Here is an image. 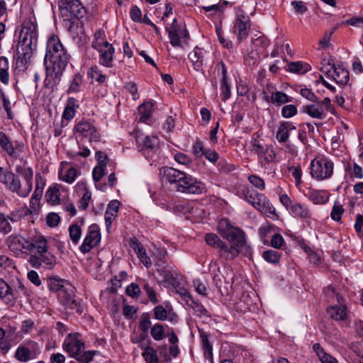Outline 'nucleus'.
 <instances>
[{
    "label": "nucleus",
    "instance_id": "49530a36",
    "mask_svg": "<svg viewBox=\"0 0 363 363\" xmlns=\"http://www.w3.org/2000/svg\"><path fill=\"white\" fill-rule=\"evenodd\" d=\"M186 304L192 308L194 310V314L195 315L200 318L209 316L208 312L204 308V306L200 303L196 302L193 298H191L190 302L186 300Z\"/></svg>",
    "mask_w": 363,
    "mask_h": 363
},
{
    "label": "nucleus",
    "instance_id": "8fccbe9b",
    "mask_svg": "<svg viewBox=\"0 0 363 363\" xmlns=\"http://www.w3.org/2000/svg\"><path fill=\"white\" fill-rule=\"evenodd\" d=\"M310 66L301 62H292L288 64L287 71L294 73H305L308 71Z\"/></svg>",
    "mask_w": 363,
    "mask_h": 363
},
{
    "label": "nucleus",
    "instance_id": "3c124183",
    "mask_svg": "<svg viewBox=\"0 0 363 363\" xmlns=\"http://www.w3.org/2000/svg\"><path fill=\"white\" fill-rule=\"evenodd\" d=\"M142 356L147 363H158L157 352L152 347H146L142 353Z\"/></svg>",
    "mask_w": 363,
    "mask_h": 363
},
{
    "label": "nucleus",
    "instance_id": "f8f14e48",
    "mask_svg": "<svg viewBox=\"0 0 363 363\" xmlns=\"http://www.w3.org/2000/svg\"><path fill=\"white\" fill-rule=\"evenodd\" d=\"M311 175L317 180L330 178L333 173V162L325 157L315 158L311 162Z\"/></svg>",
    "mask_w": 363,
    "mask_h": 363
},
{
    "label": "nucleus",
    "instance_id": "052dcab7",
    "mask_svg": "<svg viewBox=\"0 0 363 363\" xmlns=\"http://www.w3.org/2000/svg\"><path fill=\"white\" fill-rule=\"evenodd\" d=\"M227 4H228L227 1H220L218 3L212 4L211 6H203L202 9L204 10L206 12H211L213 14H215L218 12L223 11Z\"/></svg>",
    "mask_w": 363,
    "mask_h": 363
},
{
    "label": "nucleus",
    "instance_id": "e433bc0d",
    "mask_svg": "<svg viewBox=\"0 0 363 363\" xmlns=\"http://www.w3.org/2000/svg\"><path fill=\"white\" fill-rule=\"evenodd\" d=\"M313 350L321 363H338L335 357L325 352L319 343H315L313 345Z\"/></svg>",
    "mask_w": 363,
    "mask_h": 363
},
{
    "label": "nucleus",
    "instance_id": "72a5a7b5",
    "mask_svg": "<svg viewBox=\"0 0 363 363\" xmlns=\"http://www.w3.org/2000/svg\"><path fill=\"white\" fill-rule=\"evenodd\" d=\"M199 332L203 355L205 358L209 359L211 363H214L213 359V347L208 340V335L203 330H200Z\"/></svg>",
    "mask_w": 363,
    "mask_h": 363
},
{
    "label": "nucleus",
    "instance_id": "0e129e2a",
    "mask_svg": "<svg viewBox=\"0 0 363 363\" xmlns=\"http://www.w3.org/2000/svg\"><path fill=\"white\" fill-rule=\"evenodd\" d=\"M138 257L140 259L141 262L147 267L149 268L152 265L150 258L147 256L146 250L144 248H139L136 251Z\"/></svg>",
    "mask_w": 363,
    "mask_h": 363
},
{
    "label": "nucleus",
    "instance_id": "864d4df0",
    "mask_svg": "<svg viewBox=\"0 0 363 363\" xmlns=\"http://www.w3.org/2000/svg\"><path fill=\"white\" fill-rule=\"evenodd\" d=\"M150 334L152 338L156 341L162 340L165 337L164 325L160 323L155 324L151 328Z\"/></svg>",
    "mask_w": 363,
    "mask_h": 363
},
{
    "label": "nucleus",
    "instance_id": "4c0bfd02",
    "mask_svg": "<svg viewBox=\"0 0 363 363\" xmlns=\"http://www.w3.org/2000/svg\"><path fill=\"white\" fill-rule=\"evenodd\" d=\"M153 109V104L147 101L139 106L138 113L140 115L139 121L145 123L151 117Z\"/></svg>",
    "mask_w": 363,
    "mask_h": 363
},
{
    "label": "nucleus",
    "instance_id": "393cba45",
    "mask_svg": "<svg viewBox=\"0 0 363 363\" xmlns=\"http://www.w3.org/2000/svg\"><path fill=\"white\" fill-rule=\"evenodd\" d=\"M153 314L155 319L161 321L168 320L176 323L178 321V315L171 308L167 310L162 306L159 305L154 308Z\"/></svg>",
    "mask_w": 363,
    "mask_h": 363
},
{
    "label": "nucleus",
    "instance_id": "6e6d98bb",
    "mask_svg": "<svg viewBox=\"0 0 363 363\" xmlns=\"http://www.w3.org/2000/svg\"><path fill=\"white\" fill-rule=\"evenodd\" d=\"M88 75L96 82L103 83L106 80V76L103 74L102 72L98 67L94 66L89 68Z\"/></svg>",
    "mask_w": 363,
    "mask_h": 363
},
{
    "label": "nucleus",
    "instance_id": "bf43d9fd",
    "mask_svg": "<svg viewBox=\"0 0 363 363\" xmlns=\"http://www.w3.org/2000/svg\"><path fill=\"white\" fill-rule=\"evenodd\" d=\"M28 211L26 207L22 208L16 211L11 212L9 215L6 217L8 218V221L18 222L22 217L28 216L27 212Z\"/></svg>",
    "mask_w": 363,
    "mask_h": 363
},
{
    "label": "nucleus",
    "instance_id": "b1692460",
    "mask_svg": "<svg viewBox=\"0 0 363 363\" xmlns=\"http://www.w3.org/2000/svg\"><path fill=\"white\" fill-rule=\"evenodd\" d=\"M9 248L13 251L26 252L28 245V236L20 234H12L7 239Z\"/></svg>",
    "mask_w": 363,
    "mask_h": 363
},
{
    "label": "nucleus",
    "instance_id": "4468645a",
    "mask_svg": "<svg viewBox=\"0 0 363 363\" xmlns=\"http://www.w3.org/2000/svg\"><path fill=\"white\" fill-rule=\"evenodd\" d=\"M250 30L249 16L242 10H237L236 18L232 30L236 35L239 43L248 36Z\"/></svg>",
    "mask_w": 363,
    "mask_h": 363
},
{
    "label": "nucleus",
    "instance_id": "f03ea898",
    "mask_svg": "<svg viewBox=\"0 0 363 363\" xmlns=\"http://www.w3.org/2000/svg\"><path fill=\"white\" fill-rule=\"evenodd\" d=\"M218 230L230 243V246L225 243L224 250H223L224 259H234L240 253L246 257L252 255V250L247 242L245 232L240 228L232 225L227 219H221L218 224Z\"/></svg>",
    "mask_w": 363,
    "mask_h": 363
},
{
    "label": "nucleus",
    "instance_id": "9b49d317",
    "mask_svg": "<svg viewBox=\"0 0 363 363\" xmlns=\"http://www.w3.org/2000/svg\"><path fill=\"white\" fill-rule=\"evenodd\" d=\"M334 111L331 100L328 97L324 98L322 101L318 99L317 101H313L303 107V112L306 113L313 118L320 120L324 119L327 116L328 112L334 113Z\"/></svg>",
    "mask_w": 363,
    "mask_h": 363
},
{
    "label": "nucleus",
    "instance_id": "de8ad7c7",
    "mask_svg": "<svg viewBox=\"0 0 363 363\" xmlns=\"http://www.w3.org/2000/svg\"><path fill=\"white\" fill-rule=\"evenodd\" d=\"M108 43H109L106 39V35L104 31L101 29L97 30L94 35V40L91 44L92 48L96 50Z\"/></svg>",
    "mask_w": 363,
    "mask_h": 363
},
{
    "label": "nucleus",
    "instance_id": "cd10ccee",
    "mask_svg": "<svg viewBox=\"0 0 363 363\" xmlns=\"http://www.w3.org/2000/svg\"><path fill=\"white\" fill-rule=\"evenodd\" d=\"M290 213L296 218L303 220H310L312 216L310 208L305 204L300 203H294L290 210Z\"/></svg>",
    "mask_w": 363,
    "mask_h": 363
},
{
    "label": "nucleus",
    "instance_id": "f257e3e1",
    "mask_svg": "<svg viewBox=\"0 0 363 363\" xmlns=\"http://www.w3.org/2000/svg\"><path fill=\"white\" fill-rule=\"evenodd\" d=\"M69 55L59 37L52 35L47 41L44 63L46 67L45 86L52 89L57 85L69 62Z\"/></svg>",
    "mask_w": 363,
    "mask_h": 363
},
{
    "label": "nucleus",
    "instance_id": "6ab92c4d",
    "mask_svg": "<svg viewBox=\"0 0 363 363\" xmlns=\"http://www.w3.org/2000/svg\"><path fill=\"white\" fill-rule=\"evenodd\" d=\"M0 146L12 158H19L23 152L24 144L18 143L14 146L4 132H0Z\"/></svg>",
    "mask_w": 363,
    "mask_h": 363
},
{
    "label": "nucleus",
    "instance_id": "f704fd0d",
    "mask_svg": "<svg viewBox=\"0 0 363 363\" xmlns=\"http://www.w3.org/2000/svg\"><path fill=\"white\" fill-rule=\"evenodd\" d=\"M189 59L192 62L194 69L200 71L203 67V52L202 49L196 48L189 55Z\"/></svg>",
    "mask_w": 363,
    "mask_h": 363
},
{
    "label": "nucleus",
    "instance_id": "6e6552de",
    "mask_svg": "<svg viewBox=\"0 0 363 363\" xmlns=\"http://www.w3.org/2000/svg\"><path fill=\"white\" fill-rule=\"evenodd\" d=\"M74 134L78 144L84 142H99L101 134L94 123L90 120H82L74 127Z\"/></svg>",
    "mask_w": 363,
    "mask_h": 363
},
{
    "label": "nucleus",
    "instance_id": "9d476101",
    "mask_svg": "<svg viewBox=\"0 0 363 363\" xmlns=\"http://www.w3.org/2000/svg\"><path fill=\"white\" fill-rule=\"evenodd\" d=\"M250 144V151L257 155L262 167L267 168V165L274 162L276 153L272 146L264 145L261 140L255 138H252Z\"/></svg>",
    "mask_w": 363,
    "mask_h": 363
},
{
    "label": "nucleus",
    "instance_id": "09e8293b",
    "mask_svg": "<svg viewBox=\"0 0 363 363\" xmlns=\"http://www.w3.org/2000/svg\"><path fill=\"white\" fill-rule=\"evenodd\" d=\"M83 82V76L79 74H75L72 80L70 81L69 87L67 90V93H77L80 91L81 86Z\"/></svg>",
    "mask_w": 363,
    "mask_h": 363
},
{
    "label": "nucleus",
    "instance_id": "a18cd8bd",
    "mask_svg": "<svg viewBox=\"0 0 363 363\" xmlns=\"http://www.w3.org/2000/svg\"><path fill=\"white\" fill-rule=\"evenodd\" d=\"M9 60L4 57H0V81L5 85L9 84Z\"/></svg>",
    "mask_w": 363,
    "mask_h": 363
},
{
    "label": "nucleus",
    "instance_id": "7c9ffc66",
    "mask_svg": "<svg viewBox=\"0 0 363 363\" xmlns=\"http://www.w3.org/2000/svg\"><path fill=\"white\" fill-rule=\"evenodd\" d=\"M26 162L23 165H18L16 167V172L21 176L23 182L33 189V171L31 167H26Z\"/></svg>",
    "mask_w": 363,
    "mask_h": 363
},
{
    "label": "nucleus",
    "instance_id": "7ed1b4c3",
    "mask_svg": "<svg viewBox=\"0 0 363 363\" xmlns=\"http://www.w3.org/2000/svg\"><path fill=\"white\" fill-rule=\"evenodd\" d=\"M38 33L35 18L25 19L22 23L16 52L19 58L30 60L37 48Z\"/></svg>",
    "mask_w": 363,
    "mask_h": 363
},
{
    "label": "nucleus",
    "instance_id": "dca6fc26",
    "mask_svg": "<svg viewBox=\"0 0 363 363\" xmlns=\"http://www.w3.org/2000/svg\"><path fill=\"white\" fill-rule=\"evenodd\" d=\"M136 143L140 151L147 157L155 152L158 149L159 140L157 137L145 135L143 133L137 132L135 137Z\"/></svg>",
    "mask_w": 363,
    "mask_h": 363
},
{
    "label": "nucleus",
    "instance_id": "5701e85b",
    "mask_svg": "<svg viewBox=\"0 0 363 363\" xmlns=\"http://www.w3.org/2000/svg\"><path fill=\"white\" fill-rule=\"evenodd\" d=\"M99 52V64L106 67H111L113 66V55L115 49L111 43L106 44L104 46L96 49Z\"/></svg>",
    "mask_w": 363,
    "mask_h": 363
},
{
    "label": "nucleus",
    "instance_id": "ddd939ff",
    "mask_svg": "<svg viewBox=\"0 0 363 363\" xmlns=\"http://www.w3.org/2000/svg\"><path fill=\"white\" fill-rule=\"evenodd\" d=\"M58 301L67 308L75 310L79 315L84 312V305L79 298H77L74 294V288L70 284H65L60 294H57Z\"/></svg>",
    "mask_w": 363,
    "mask_h": 363
},
{
    "label": "nucleus",
    "instance_id": "f3484780",
    "mask_svg": "<svg viewBox=\"0 0 363 363\" xmlns=\"http://www.w3.org/2000/svg\"><path fill=\"white\" fill-rule=\"evenodd\" d=\"M28 262L34 268L43 267L50 269L56 264V259L48 250L45 252L30 255Z\"/></svg>",
    "mask_w": 363,
    "mask_h": 363
},
{
    "label": "nucleus",
    "instance_id": "37998d69",
    "mask_svg": "<svg viewBox=\"0 0 363 363\" xmlns=\"http://www.w3.org/2000/svg\"><path fill=\"white\" fill-rule=\"evenodd\" d=\"M31 350L25 345H20L16 350L15 357L23 362H26L33 357Z\"/></svg>",
    "mask_w": 363,
    "mask_h": 363
},
{
    "label": "nucleus",
    "instance_id": "c9c22d12",
    "mask_svg": "<svg viewBox=\"0 0 363 363\" xmlns=\"http://www.w3.org/2000/svg\"><path fill=\"white\" fill-rule=\"evenodd\" d=\"M307 196L315 205L325 204L328 201V196L323 191L309 189Z\"/></svg>",
    "mask_w": 363,
    "mask_h": 363
},
{
    "label": "nucleus",
    "instance_id": "1a4fd4ad",
    "mask_svg": "<svg viewBox=\"0 0 363 363\" xmlns=\"http://www.w3.org/2000/svg\"><path fill=\"white\" fill-rule=\"evenodd\" d=\"M174 184L177 191L184 194H201L206 191V185L184 172Z\"/></svg>",
    "mask_w": 363,
    "mask_h": 363
},
{
    "label": "nucleus",
    "instance_id": "e2e57ef3",
    "mask_svg": "<svg viewBox=\"0 0 363 363\" xmlns=\"http://www.w3.org/2000/svg\"><path fill=\"white\" fill-rule=\"evenodd\" d=\"M343 213L344 209L342 208V206L339 202H335L330 213L331 218L335 221H340Z\"/></svg>",
    "mask_w": 363,
    "mask_h": 363
},
{
    "label": "nucleus",
    "instance_id": "13d9d810",
    "mask_svg": "<svg viewBox=\"0 0 363 363\" xmlns=\"http://www.w3.org/2000/svg\"><path fill=\"white\" fill-rule=\"evenodd\" d=\"M150 316L148 313H142L140 318L139 328L144 333H147L151 327Z\"/></svg>",
    "mask_w": 363,
    "mask_h": 363
},
{
    "label": "nucleus",
    "instance_id": "473e14b6",
    "mask_svg": "<svg viewBox=\"0 0 363 363\" xmlns=\"http://www.w3.org/2000/svg\"><path fill=\"white\" fill-rule=\"evenodd\" d=\"M205 241L209 246L217 249L219 256L223 258V250H224L225 242L217 235L207 233L205 235Z\"/></svg>",
    "mask_w": 363,
    "mask_h": 363
},
{
    "label": "nucleus",
    "instance_id": "412c9836",
    "mask_svg": "<svg viewBox=\"0 0 363 363\" xmlns=\"http://www.w3.org/2000/svg\"><path fill=\"white\" fill-rule=\"evenodd\" d=\"M329 77H331L337 84H345L349 80V72L340 66L330 65V68L322 69Z\"/></svg>",
    "mask_w": 363,
    "mask_h": 363
},
{
    "label": "nucleus",
    "instance_id": "4d7b16f0",
    "mask_svg": "<svg viewBox=\"0 0 363 363\" xmlns=\"http://www.w3.org/2000/svg\"><path fill=\"white\" fill-rule=\"evenodd\" d=\"M69 237L73 244L77 245L82 235V230L77 224H72L69 228Z\"/></svg>",
    "mask_w": 363,
    "mask_h": 363
},
{
    "label": "nucleus",
    "instance_id": "a19ab883",
    "mask_svg": "<svg viewBox=\"0 0 363 363\" xmlns=\"http://www.w3.org/2000/svg\"><path fill=\"white\" fill-rule=\"evenodd\" d=\"M79 174V172L75 167H70L68 169H61L59 172L60 179L68 184H72L74 182L77 177Z\"/></svg>",
    "mask_w": 363,
    "mask_h": 363
},
{
    "label": "nucleus",
    "instance_id": "69168bd1",
    "mask_svg": "<svg viewBox=\"0 0 363 363\" xmlns=\"http://www.w3.org/2000/svg\"><path fill=\"white\" fill-rule=\"evenodd\" d=\"M12 230L8 218L3 213H0V233L8 234Z\"/></svg>",
    "mask_w": 363,
    "mask_h": 363
},
{
    "label": "nucleus",
    "instance_id": "a211bd4d",
    "mask_svg": "<svg viewBox=\"0 0 363 363\" xmlns=\"http://www.w3.org/2000/svg\"><path fill=\"white\" fill-rule=\"evenodd\" d=\"M48 250V243L45 236L41 234L28 236L26 253L38 255V253L45 252Z\"/></svg>",
    "mask_w": 363,
    "mask_h": 363
},
{
    "label": "nucleus",
    "instance_id": "603ef678",
    "mask_svg": "<svg viewBox=\"0 0 363 363\" xmlns=\"http://www.w3.org/2000/svg\"><path fill=\"white\" fill-rule=\"evenodd\" d=\"M277 91V86L272 82H267L262 90V100L267 102L272 98L274 94Z\"/></svg>",
    "mask_w": 363,
    "mask_h": 363
},
{
    "label": "nucleus",
    "instance_id": "39448f33",
    "mask_svg": "<svg viewBox=\"0 0 363 363\" xmlns=\"http://www.w3.org/2000/svg\"><path fill=\"white\" fill-rule=\"evenodd\" d=\"M29 296V291L21 281L12 285L0 278V301L9 307Z\"/></svg>",
    "mask_w": 363,
    "mask_h": 363
},
{
    "label": "nucleus",
    "instance_id": "5fc2aeb1",
    "mask_svg": "<svg viewBox=\"0 0 363 363\" xmlns=\"http://www.w3.org/2000/svg\"><path fill=\"white\" fill-rule=\"evenodd\" d=\"M262 257L267 262L272 264H277L279 262L281 255L280 254L272 250H267L264 251Z\"/></svg>",
    "mask_w": 363,
    "mask_h": 363
},
{
    "label": "nucleus",
    "instance_id": "c756f323",
    "mask_svg": "<svg viewBox=\"0 0 363 363\" xmlns=\"http://www.w3.org/2000/svg\"><path fill=\"white\" fill-rule=\"evenodd\" d=\"M26 162L23 165H18L16 167V172L21 176L23 182L33 189V171L31 167H26Z\"/></svg>",
    "mask_w": 363,
    "mask_h": 363
},
{
    "label": "nucleus",
    "instance_id": "c85d7f7f",
    "mask_svg": "<svg viewBox=\"0 0 363 363\" xmlns=\"http://www.w3.org/2000/svg\"><path fill=\"white\" fill-rule=\"evenodd\" d=\"M119 206L120 203L117 200L111 201L108 204L105 212V221L108 229L111 228L113 220L117 217Z\"/></svg>",
    "mask_w": 363,
    "mask_h": 363
},
{
    "label": "nucleus",
    "instance_id": "79ce46f5",
    "mask_svg": "<svg viewBox=\"0 0 363 363\" xmlns=\"http://www.w3.org/2000/svg\"><path fill=\"white\" fill-rule=\"evenodd\" d=\"M183 172L175 168L166 167L163 168V177L168 182L174 184Z\"/></svg>",
    "mask_w": 363,
    "mask_h": 363
},
{
    "label": "nucleus",
    "instance_id": "4be33fe9",
    "mask_svg": "<svg viewBox=\"0 0 363 363\" xmlns=\"http://www.w3.org/2000/svg\"><path fill=\"white\" fill-rule=\"evenodd\" d=\"M100 240L101 235L99 231L94 229V228H90L79 247L81 252L84 254L90 252L99 242Z\"/></svg>",
    "mask_w": 363,
    "mask_h": 363
},
{
    "label": "nucleus",
    "instance_id": "774afa93",
    "mask_svg": "<svg viewBox=\"0 0 363 363\" xmlns=\"http://www.w3.org/2000/svg\"><path fill=\"white\" fill-rule=\"evenodd\" d=\"M248 181L250 183L255 186L256 188L263 190L265 188V184L261 177L255 174H252L248 177Z\"/></svg>",
    "mask_w": 363,
    "mask_h": 363
},
{
    "label": "nucleus",
    "instance_id": "2f4dec72",
    "mask_svg": "<svg viewBox=\"0 0 363 363\" xmlns=\"http://www.w3.org/2000/svg\"><path fill=\"white\" fill-rule=\"evenodd\" d=\"M62 192L60 187L58 185L49 187L45 193V198L51 205H57L60 203L61 201L64 199H61Z\"/></svg>",
    "mask_w": 363,
    "mask_h": 363
},
{
    "label": "nucleus",
    "instance_id": "58836bf2",
    "mask_svg": "<svg viewBox=\"0 0 363 363\" xmlns=\"http://www.w3.org/2000/svg\"><path fill=\"white\" fill-rule=\"evenodd\" d=\"M293 101V98L291 96H288L285 93L277 91L272 98H270L267 101L268 104H272L277 106H280L286 103L291 102Z\"/></svg>",
    "mask_w": 363,
    "mask_h": 363
},
{
    "label": "nucleus",
    "instance_id": "2eb2a0df",
    "mask_svg": "<svg viewBox=\"0 0 363 363\" xmlns=\"http://www.w3.org/2000/svg\"><path fill=\"white\" fill-rule=\"evenodd\" d=\"M59 8L61 14L67 20L82 17L83 7L79 0H60Z\"/></svg>",
    "mask_w": 363,
    "mask_h": 363
},
{
    "label": "nucleus",
    "instance_id": "423d86ee",
    "mask_svg": "<svg viewBox=\"0 0 363 363\" xmlns=\"http://www.w3.org/2000/svg\"><path fill=\"white\" fill-rule=\"evenodd\" d=\"M239 194L241 198L268 217L272 218L276 216L275 208L263 194L245 186L239 191Z\"/></svg>",
    "mask_w": 363,
    "mask_h": 363
},
{
    "label": "nucleus",
    "instance_id": "0eeeda50",
    "mask_svg": "<svg viewBox=\"0 0 363 363\" xmlns=\"http://www.w3.org/2000/svg\"><path fill=\"white\" fill-rule=\"evenodd\" d=\"M0 182L7 190L16 194L21 198L28 196L32 191V188L24 182L21 181L18 175L1 167H0Z\"/></svg>",
    "mask_w": 363,
    "mask_h": 363
},
{
    "label": "nucleus",
    "instance_id": "aec40b11",
    "mask_svg": "<svg viewBox=\"0 0 363 363\" xmlns=\"http://www.w3.org/2000/svg\"><path fill=\"white\" fill-rule=\"evenodd\" d=\"M170 43L174 47H182L181 38L185 39L188 37V32L182 29L177 24V19L174 18L172 25L166 28Z\"/></svg>",
    "mask_w": 363,
    "mask_h": 363
},
{
    "label": "nucleus",
    "instance_id": "c03bdc74",
    "mask_svg": "<svg viewBox=\"0 0 363 363\" xmlns=\"http://www.w3.org/2000/svg\"><path fill=\"white\" fill-rule=\"evenodd\" d=\"M69 283L58 277H50L48 280V286L50 291L57 292L60 294V292L65 289V284Z\"/></svg>",
    "mask_w": 363,
    "mask_h": 363
},
{
    "label": "nucleus",
    "instance_id": "ea45409f",
    "mask_svg": "<svg viewBox=\"0 0 363 363\" xmlns=\"http://www.w3.org/2000/svg\"><path fill=\"white\" fill-rule=\"evenodd\" d=\"M329 316L336 320H343L347 317V308L345 306H331L328 309Z\"/></svg>",
    "mask_w": 363,
    "mask_h": 363
},
{
    "label": "nucleus",
    "instance_id": "680f3d73",
    "mask_svg": "<svg viewBox=\"0 0 363 363\" xmlns=\"http://www.w3.org/2000/svg\"><path fill=\"white\" fill-rule=\"evenodd\" d=\"M298 110L295 105H285L281 108V116L285 118H289L297 114Z\"/></svg>",
    "mask_w": 363,
    "mask_h": 363
},
{
    "label": "nucleus",
    "instance_id": "20e7f679",
    "mask_svg": "<svg viewBox=\"0 0 363 363\" xmlns=\"http://www.w3.org/2000/svg\"><path fill=\"white\" fill-rule=\"evenodd\" d=\"M85 345L82 335L78 333L68 334L62 343V349L70 357L74 358L79 363H90L97 350L84 351Z\"/></svg>",
    "mask_w": 363,
    "mask_h": 363
},
{
    "label": "nucleus",
    "instance_id": "338daca9",
    "mask_svg": "<svg viewBox=\"0 0 363 363\" xmlns=\"http://www.w3.org/2000/svg\"><path fill=\"white\" fill-rule=\"evenodd\" d=\"M334 29L330 31H327L324 33L323 38L318 42L320 46L318 50L326 49L330 46V41Z\"/></svg>",
    "mask_w": 363,
    "mask_h": 363
},
{
    "label": "nucleus",
    "instance_id": "bb28decb",
    "mask_svg": "<svg viewBox=\"0 0 363 363\" xmlns=\"http://www.w3.org/2000/svg\"><path fill=\"white\" fill-rule=\"evenodd\" d=\"M296 130V126L289 121H285L280 123L278 127L276 138L280 143H284L287 142L290 132Z\"/></svg>",
    "mask_w": 363,
    "mask_h": 363
},
{
    "label": "nucleus",
    "instance_id": "a878e982",
    "mask_svg": "<svg viewBox=\"0 0 363 363\" xmlns=\"http://www.w3.org/2000/svg\"><path fill=\"white\" fill-rule=\"evenodd\" d=\"M167 252L164 250L159 251L160 259L155 263L157 272L163 278L165 281H170L173 279V275L167 269V264L164 260Z\"/></svg>",
    "mask_w": 363,
    "mask_h": 363
}]
</instances>
